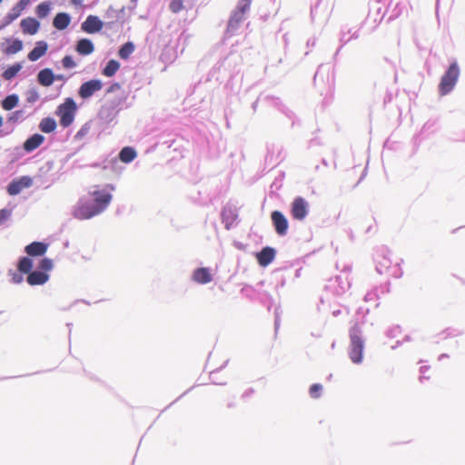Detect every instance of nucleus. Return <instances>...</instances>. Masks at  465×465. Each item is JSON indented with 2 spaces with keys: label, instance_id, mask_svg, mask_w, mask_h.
<instances>
[{
  "label": "nucleus",
  "instance_id": "nucleus-2",
  "mask_svg": "<svg viewBox=\"0 0 465 465\" xmlns=\"http://www.w3.org/2000/svg\"><path fill=\"white\" fill-rule=\"evenodd\" d=\"M350 351L349 356L351 361L355 364H359L363 359V341L361 338V330L358 326H353L350 330Z\"/></svg>",
  "mask_w": 465,
  "mask_h": 465
},
{
  "label": "nucleus",
  "instance_id": "nucleus-36",
  "mask_svg": "<svg viewBox=\"0 0 465 465\" xmlns=\"http://www.w3.org/2000/svg\"><path fill=\"white\" fill-rule=\"evenodd\" d=\"M252 1V0H241L239 8L242 11V13H244L246 10L249 9Z\"/></svg>",
  "mask_w": 465,
  "mask_h": 465
},
{
  "label": "nucleus",
  "instance_id": "nucleus-21",
  "mask_svg": "<svg viewBox=\"0 0 465 465\" xmlns=\"http://www.w3.org/2000/svg\"><path fill=\"white\" fill-rule=\"evenodd\" d=\"M70 24V16L66 13L57 14L53 21L54 26L58 30L65 29Z\"/></svg>",
  "mask_w": 465,
  "mask_h": 465
},
{
  "label": "nucleus",
  "instance_id": "nucleus-7",
  "mask_svg": "<svg viewBox=\"0 0 465 465\" xmlns=\"http://www.w3.org/2000/svg\"><path fill=\"white\" fill-rule=\"evenodd\" d=\"M103 84L98 79L89 80L84 82L79 88L78 94L83 99L91 97L95 92L102 89Z\"/></svg>",
  "mask_w": 465,
  "mask_h": 465
},
{
  "label": "nucleus",
  "instance_id": "nucleus-13",
  "mask_svg": "<svg viewBox=\"0 0 465 465\" xmlns=\"http://www.w3.org/2000/svg\"><path fill=\"white\" fill-rule=\"evenodd\" d=\"M21 28L25 35H35L38 32L40 24L33 17H27L21 21Z\"/></svg>",
  "mask_w": 465,
  "mask_h": 465
},
{
  "label": "nucleus",
  "instance_id": "nucleus-31",
  "mask_svg": "<svg viewBox=\"0 0 465 465\" xmlns=\"http://www.w3.org/2000/svg\"><path fill=\"white\" fill-rule=\"evenodd\" d=\"M322 386L319 383L312 384L309 389L310 396L313 399H318L321 396Z\"/></svg>",
  "mask_w": 465,
  "mask_h": 465
},
{
  "label": "nucleus",
  "instance_id": "nucleus-27",
  "mask_svg": "<svg viewBox=\"0 0 465 465\" xmlns=\"http://www.w3.org/2000/svg\"><path fill=\"white\" fill-rule=\"evenodd\" d=\"M22 69V65L19 63H16L13 64L12 66L8 67L6 70L4 71L2 74V76L5 80H11L13 79L18 72Z\"/></svg>",
  "mask_w": 465,
  "mask_h": 465
},
{
  "label": "nucleus",
  "instance_id": "nucleus-35",
  "mask_svg": "<svg viewBox=\"0 0 465 465\" xmlns=\"http://www.w3.org/2000/svg\"><path fill=\"white\" fill-rule=\"evenodd\" d=\"M223 221H228L229 219H231L232 221H235L236 218H237V214L233 213L232 210H223Z\"/></svg>",
  "mask_w": 465,
  "mask_h": 465
},
{
  "label": "nucleus",
  "instance_id": "nucleus-1",
  "mask_svg": "<svg viewBox=\"0 0 465 465\" xmlns=\"http://www.w3.org/2000/svg\"><path fill=\"white\" fill-rule=\"evenodd\" d=\"M98 214L99 210L89 194L80 198L73 211L74 217L79 220H87Z\"/></svg>",
  "mask_w": 465,
  "mask_h": 465
},
{
  "label": "nucleus",
  "instance_id": "nucleus-33",
  "mask_svg": "<svg viewBox=\"0 0 465 465\" xmlns=\"http://www.w3.org/2000/svg\"><path fill=\"white\" fill-rule=\"evenodd\" d=\"M378 267L377 270L380 273H382L384 272L383 269H387L389 267L390 261L387 257L381 256L377 262Z\"/></svg>",
  "mask_w": 465,
  "mask_h": 465
},
{
  "label": "nucleus",
  "instance_id": "nucleus-5",
  "mask_svg": "<svg viewBox=\"0 0 465 465\" xmlns=\"http://www.w3.org/2000/svg\"><path fill=\"white\" fill-rule=\"evenodd\" d=\"M91 199L94 201L95 206L98 208L99 213L104 212L112 201V194L104 189H100L99 186H94V190L89 192Z\"/></svg>",
  "mask_w": 465,
  "mask_h": 465
},
{
  "label": "nucleus",
  "instance_id": "nucleus-12",
  "mask_svg": "<svg viewBox=\"0 0 465 465\" xmlns=\"http://www.w3.org/2000/svg\"><path fill=\"white\" fill-rule=\"evenodd\" d=\"M193 280L199 284H206L213 281V274L209 268H198L193 273Z\"/></svg>",
  "mask_w": 465,
  "mask_h": 465
},
{
  "label": "nucleus",
  "instance_id": "nucleus-14",
  "mask_svg": "<svg viewBox=\"0 0 465 465\" xmlns=\"http://www.w3.org/2000/svg\"><path fill=\"white\" fill-rule=\"evenodd\" d=\"M47 244L41 242H34L25 247V252L30 256H42L47 251Z\"/></svg>",
  "mask_w": 465,
  "mask_h": 465
},
{
  "label": "nucleus",
  "instance_id": "nucleus-6",
  "mask_svg": "<svg viewBox=\"0 0 465 465\" xmlns=\"http://www.w3.org/2000/svg\"><path fill=\"white\" fill-rule=\"evenodd\" d=\"M309 212V203L308 202L299 196L296 197L292 203L291 207V214L294 220L302 221L303 220Z\"/></svg>",
  "mask_w": 465,
  "mask_h": 465
},
{
  "label": "nucleus",
  "instance_id": "nucleus-42",
  "mask_svg": "<svg viewBox=\"0 0 465 465\" xmlns=\"http://www.w3.org/2000/svg\"><path fill=\"white\" fill-rule=\"evenodd\" d=\"M72 3L74 5H81L82 4V0H72Z\"/></svg>",
  "mask_w": 465,
  "mask_h": 465
},
{
  "label": "nucleus",
  "instance_id": "nucleus-22",
  "mask_svg": "<svg viewBox=\"0 0 465 465\" xmlns=\"http://www.w3.org/2000/svg\"><path fill=\"white\" fill-rule=\"evenodd\" d=\"M137 156L136 151L130 146L124 147L119 153V159L124 163L133 162Z\"/></svg>",
  "mask_w": 465,
  "mask_h": 465
},
{
  "label": "nucleus",
  "instance_id": "nucleus-8",
  "mask_svg": "<svg viewBox=\"0 0 465 465\" xmlns=\"http://www.w3.org/2000/svg\"><path fill=\"white\" fill-rule=\"evenodd\" d=\"M271 218L276 232L282 236L285 235L289 227L286 217L280 211H273Z\"/></svg>",
  "mask_w": 465,
  "mask_h": 465
},
{
  "label": "nucleus",
  "instance_id": "nucleus-32",
  "mask_svg": "<svg viewBox=\"0 0 465 465\" xmlns=\"http://www.w3.org/2000/svg\"><path fill=\"white\" fill-rule=\"evenodd\" d=\"M38 267H39V269L43 270V272H46L52 270V268H53V262H52L51 259L44 258L39 262V266Z\"/></svg>",
  "mask_w": 465,
  "mask_h": 465
},
{
  "label": "nucleus",
  "instance_id": "nucleus-23",
  "mask_svg": "<svg viewBox=\"0 0 465 465\" xmlns=\"http://www.w3.org/2000/svg\"><path fill=\"white\" fill-rule=\"evenodd\" d=\"M56 126L57 124L55 120L51 117L43 118L39 124L40 130L45 134L54 132Z\"/></svg>",
  "mask_w": 465,
  "mask_h": 465
},
{
  "label": "nucleus",
  "instance_id": "nucleus-34",
  "mask_svg": "<svg viewBox=\"0 0 465 465\" xmlns=\"http://www.w3.org/2000/svg\"><path fill=\"white\" fill-rule=\"evenodd\" d=\"M63 66L64 68H74L76 66L75 62L74 61L73 57L70 55H65L62 60Z\"/></svg>",
  "mask_w": 465,
  "mask_h": 465
},
{
  "label": "nucleus",
  "instance_id": "nucleus-11",
  "mask_svg": "<svg viewBox=\"0 0 465 465\" xmlns=\"http://www.w3.org/2000/svg\"><path fill=\"white\" fill-rule=\"evenodd\" d=\"M275 250L272 247H264L261 252L256 253L258 263L262 266H268L275 258Z\"/></svg>",
  "mask_w": 465,
  "mask_h": 465
},
{
  "label": "nucleus",
  "instance_id": "nucleus-29",
  "mask_svg": "<svg viewBox=\"0 0 465 465\" xmlns=\"http://www.w3.org/2000/svg\"><path fill=\"white\" fill-rule=\"evenodd\" d=\"M50 12V4L47 2H43L39 4L36 7V15L40 18H44L47 16Z\"/></svg>",
  "mask_w": 465,
  "mask_h": 465
},
{
  "label": "nucleus",
  "instance_id": "nucleus-30",
  "mask_svg": "<svg viewBox=\"0 0 465 465\" xmlns=\"http://www.w3.org/2000/svg\"><path fill=\"white\" fill-rule=\"evenodd\" d=\"M25 7H20L19 4H16L11 10V12L7 15V18L9 21L15 20L23 12Z\"/></svg>",
  "mask_w": 465,
  "mask_h": 465
},
{
  "label": "nucleus",
  "instance_id": "nucleus-40",
  "mask_svg": "<svg viewBox=\"0 0 465 465\" xmlns=\"http://www.w3.org/2000/svg\"><path fill=\"white\" fill-rule=\"evenodd\" d=\"M13 280H14L15 282L18 283V282H21L22 277L20 275L15 274Z\"/></svg>",
  "mask_w": 465,
  "mask_h": 465
},
{
  "label": "nucleus",
  "instance_id": "nucleus-45",
  "mask_svg": "<svg viewBox=\"0 0 465 465\" xmlns=\"http://www.w3.org/2000/svg\"><path fill=\"white\" fill-rule=\"evenodd\" d=\"M56 79H62L61 75L56 76Z\"/></svg>",
  "mask_w": 465,
  "mask_h": 465
},
{
  "label": "nucleus",
  "instance_id": "nucleus-44",
  "mask_svg": "<svg viewBox=\"0 0 465 465\" xmlns=\"http://www.w3.org/2000/svg\"><path fill=\"white\" fill-rule=\"evenodd\" d=\"M3 125V117L0 115V127Z\"/></svg>",
  "mask_w": 465,
  "mask_h": 465
},
{
  "label": "nucleus",
  "instance_id": "nucleus-16",
  "mask_svg": "<svg viewBox=\"0 0 465 465\" xmlns=\"http://www.w3.org/2000/svg\"><path fill=\"white\" fill-rule=\"evenodd\" d=\"M48 279L49 276L46 272L35 271L28 274L26 281L30 285H42L45 283Z\"/></svg>",
  "mask_w": 465,
  "mask_h": 465
},
{
  "label": "nucleus",
  "instance_id": "nucleus-19",
  "mask_svg": "<svg viewBox=\"0 0 465 465\" xmlns=\"http://www.w3.org/2000/svg\"><path fill=\"white\" fill-rule=\"evenodd\" d=\"M48 45L45 42H37L36 46L28 54L27 57L30 61L34 62L45 54Z\"/></svg>",
  "mask_w": 465,
  "mask_h": 465
},
{
  "label": "nucleus",
  "instance_id": "nucleus-41",
  "mask_svg": "<svg viewBox=\"0 0 465 465\" xmlns=\"http://www.w3.org/2000/svg\"><path fill=\"white\" fill-rule=\"evenodd\" d=\"M18 114H19V112H15V113H14V115H13V116H11L9 119H10V120H15V119H17V115H18Z\"/></svg>",
  "mask_w": 465,
  "mask_h": 465
},
{
  "label": "nucleus",
  "instance_id": "nucleus-26",
  "mask_svg": "<svg viewBox=\"0 0 465 465\" xmlns=\"http://www.w3.org/2000/svg\"><path fill=\"white\" fill-rule=\"evenodd\" d=\"M33 268V261L28 257H23L20 259L17 269L20 272L29 274Z\"/></svg>",
  "mask_w": 465,
  "mask_h": 465
},
{
  "label": "nucleus",
  "instance_id": "nucleus-25",
  "mask_svg": "<svg viewBox=\"0 0 465 465\" xmlns=\"http://www.w3.org/2000/svg\"><path fill=\"white\" fill-rule=\"evenodd\" d=\"M134 51V45L132 42H127L121 46L118 51V55L123 60H127Z\"/></svg>",
  "mask_w": 465,
  "mask_h": 465
},
{
  "label": "nucleus",
  "instance_id": "nucleus-20",
  "mask_svg": "<svg viewBox=\"0 0 465 465\" xmlns=\"http://www.w3.org/2000/svg\"><path fill=\"white\" fill-rule=\"evenodd\" d=\"M37 80L39 84L43 86L52 85L54 81V75L53 74V71L49 68L41 70L38 73Z\"/></svg>",
  "mask_w": 465,
  "mask_h": 465
},
{
  "label": "nucleus",
  "instance_id": "nucleus-3",
  "mask_svg": "<svg viewBox=\"0 0 465 465\" xmlns=\"http://www.w3.org/2000/svg\"><path fill=\"white\" fill-rule=\"evenodd\" d=\"M460 76V68L456 62H453L442 75L439 84L440 95L448 94L455 86Z\"/></svg>",
  "mask_w": 465,
  "mask_h": 465
},
{
  "label": "nucleus",
  "instance_id": "nucleus-9",
  "mask_svg": "<svg viewBox=\"0 0 465 465\" xmlns=\"http://www.w3.org/2000/svg\"><path fill=\"white\" fill-rule=\"evenodd\" d=\"M32 185V179L28 176H22L19 179L13 180L7 186V193L10 195H16L22 192L23 189L28 188Z\"/></svg>",
  "mask_w": 465,
  "mask_h": 465
},
{
  "label": "nucleus",
  "instance_id": "nucleus-46",
  "mask_svg": "<svg viewBox=\"0 0 465 465\" xmlns=\"http://www.w3.org/2000/svg\"><path fill=\"white\" fill-rule=\"evenodd\" d=\"M3 2V0H0V4Z\"/></svg>",
  "mask_w": 465,
  "mask_h": 465
},
{
  "label": "nucleus",
  "instance_id": "nucleus-10",
  "mask_svg": "<svg viewBox=\"0 0 465 465\" xmlns=\"http://www.w3.org/2000/svg\"><path fill=\"white\" fill-rule=\"evenodd\" d=\"M104 23L98 16L89 15L86 20L82 24L81 28L87 34H95L103 29Z\"/></svg>",
  "mask_w": 465,
  "mask_h": 465
},
{
  "label": "nucleus",
  "instance_id": "nucleus-24",
  "mask_svg": "<svg viewBox=\"0 0 465 465\" xmlns=\"http://www.w3.org/2000/svg\"><path fill=\"white\" fill-rule=\"evenodd\" d=\"M120 69V63L114 59L110 60L103 69V74L106 77L114 76Z\"/></svg>",
  "mask_w": 465,
  "mask_h": 465
},
{
  "label": "nucleus",
  "instance_id": "nucleus-4",
  "mask_svg": "<svg viewBox=\"0 0 465 465\" xmlns=\"http://www.w3.org/2000/svg\"><path fill=\"white\" fill-rule=\"evenodd\" d=\"M77 110L75 102L72 98H66L56 109V114L60 118V124L64 128L72 124Z\"/></svg>",
  "mask_w": 465,
  "mask_h": 465
},
{
  "label": "nucleus",
  "instance_id": "nucleus-28",
  "mask_svg": "<svg viewBox=\"0 0 465 465\" xmlns=\"http://www.w3.org/2000/svg\"><path fill=\"white\" fill-rule=\"evenodd\" d=\"M18 104V96L16 94H10L2 101V107L6 110H12Z\"/></svg>",
  "mask_w": 465,
  "mask_h": 465
},
{
  "label": "nucleus",
  "instance_id": "nucleus-39",
  "mask_svg": "<svg viewBox=\"0 0 465 465\" xmlns=\"http://www.w3.org/2000/svg\"><path fill=\"white\" fill-rule=\"evenodd\" d=\"M119 88H120V84L116 83V84H114L110 87V89L108 90V92H113L114 90H115V89H119Z\"/></svg>",
  "mask_w": 465,
  "mask_h": 465
},
{
  "label": "nucleus",
  "instance_id": "nucleus-38",
  "mask_svg": "<svg viewBox=\"0 0 465 465\" xmlns=\"http://www.w3.org/2000/svg\"><path fill=\"white\" fill-rule=\"evenodd\" d=\"M32 0H19L17 2V4L20 5V7H26L30 3H31Z\"/></svg>",
  "mask_w": 465,
  "mask_h": 465
},
{
  "label": "nucleus",
  "instance_id": "nucleus-18",
  "mask_svg": "<svg viewBox=\"0 0 465 465\" xmlns=\"http://www.w3.org/2000/svg\"><path fill=\"white\" fill-rule=\"evenodd\" d=\"M45 141V137L42 134H35L29 137L25 143H24V150L26 152H32L38 148Z\"/></svg>",
  "mask_w": 465,
  "mask_h": 465
},
{
  "label": "nucleus",
  "instance_id": "nucleus-15",
  "mask_svg": "<svg viewBox=\"0 0 465 465\" xmlns=\"http://www.w3.org/2000/svg\"><path fill=\"white\" fill-rule=\"evenodd\" d=\"M23 49V42L18 39L6 40V45H2V52L5 54L10 55L20 52Z\"/></svg>",
  "mask_w": 465,
  "mask_h": 465
},
{
  "label": "nucleus",
  "instance_id": "nucleus-37",
  "mask_svg": "<svg viewBox=\"0 0 465 465\" xmlns=\"http://www.w3.org/2000/svg\"><path fill=\"white\" fill-rule=\"evenodd\" d=\"M185 5H183L182 3H179L178 0H176V7H175V10L176 12L181 9V8H184L186 7L187 5H192V1L191 0H185Z\"/></svg>",
  "mask_w": 465,
  "mask_h": 465
},
{
  "label": "nucleus",
  "instance_id": "nucleus-17",
  "mask_svg": "<svg viewBox=\"0 0 465 465\" xmlns=\"http://www.w3.org/2000/svg\"><path fill=\"white\" fill-rule=\"evenodd\" d=\"M75 51L82 55L91 54L94 51V46L90 39L83 38L77 42Z\"/></svg>",
  "mask_w": 465,
  "mask_h": 465
},
{
  "label": "nucleus",
  "instance_id": "nucleus-43",
  "mask_svg": "<svg viewBox=\"0 0 465 465\" xmlns=\"http://www.w3.org/2000/svg\"><path fill=\"white\" fill-rule=\"evenodd\" d=\"M170 8H171L173 11H174V1H172V2L170 3Z\"/></svg>",
  "mask_w": 465,
  "mask_h": 465
}]
</instances>
